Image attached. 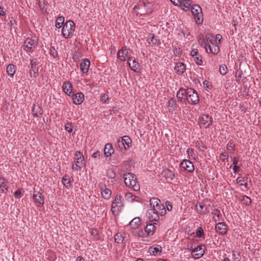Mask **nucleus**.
<instances>
[{"mask_svg":"<svg viewBox=\"0 0 261 261\" xmlns=\"http://www.w3.org/2000/svg\"><path fill=\"white\" fill-rule=\"evenodd\" d=\"M123 178L124 179L126 186L132 187L135 191L140 190V185L137 181L135 175L132 173H126L123 174Z\"/></svg>","mask_w":261,"mask_h":261,"instance_id":"f257e3e1","label":"nucleus"},{"mask_svg":"<svg viewBox=\"0 0 261 261\" xmlns=\"http://www.w3.org/2000/svg\"><path fill=\"white\" fill-rule=\"evenodd\" d=\"M74 30V22L72 20H68L63 25L62 30V34L65 38H71Z\"/></svg>","mask_w":261,"mask_h":261,"instance_id":"f03ea898","label":"nucleus"},{"mask_svg":"<svg viewBox=\"0 0 261 261\" xmlns=\"http://www.w3.org/2000/svg\"><path fill=\"white\" fill-rule=\"evenodd\" d=\"M191 12L194 16L195 22L198 24H201L203 22V15L201 8L199 5H193Z\"/></svg>","mask_w":261,"mask_h":261,"instance_id":"7ed1b4c3","label":"nucleus"},{"mask_svg":"<svg viewBox=\"0 0 261 261\" xmlns=\"http://www.w3.org/2000/svg\"><path fill=\"white\" fill-rule=\"evenodd\" d=\"M187 100L190 104L196 105L198 103L199 98L196 91L191 88L187 89Z\"/></svg>","mask_w":261,"mask_h":261,"instance_id":"20e7f679","label":"nucleus"},{"mask_svg":"<svg viewBox=\"0 0 261 261\" xmlns=\"http://www.w3.org/2000/svg\"><path fill=\"white\" fill-rule=\"evenodd\" d=\"M121 206V197L120 195H116L111 205V211L112 213L114 215L118 214Z\"/></svg>","mask_w":261,"mask_h":261,"instance_id":"39448f33","label":"nucleus"},{"mask_svg":"<svg viewBox=\"0 0 261 261\" xmlns=\"http://www.w3.org/2000/svg\"><path fill=\"white\" fill-rule=\"evenodd\" d=\"M37 44V42L35 40L28 38L24 42V49L28 53L33 52Z\"/></svg>","mask_w":261,"mask_h":261,"instance_id":"423d86ee","label":"nucleus"},{"mask_svg":"<svg viewBox=\"0 0 261 261\" xmlns=\"http://www.w3.org/2000/svg\"><path fill=\"white\" fill-rule=\"evenodd\" d=\"M205 246L204 245H198L192 250V256L195 259H199L201 257L205 252Z\"/></svg>","mask_w":261,"mask_h":261,"instance_id":"0eeeda50","label":"nucleus"},{"mask_svg":"<svg viewBox=\"0 0 261 261\" xmlns=\"http://www.w3.org/2000/svg\"><path fill=\"white\" fill-rule=\"evenodd\" d=\"M212 122L213 118L208 114H203L199 118V123L200 125H203L205 128L209 127Z\"/></svg>","mask_w":261,"mask_h":261,"instance_id":"6e6552de","label":"nucleus"},{"mask_svg":"<svg viewBox=\"0 0 261 261\" xmlns=\"http://www.w3.org/2000/svg\"><path fill=\"white\" fill-rule=\"evenodd\" d=\"M146 216L150 222H157L159 219V212L155 209H149L146 213Z\"/></svg>","mask_w":261,"mask_h":261,"instance_id":"1a4fd4ad","label":"nucleus"},{"mask_svg":"<svg viewBox=\"0 0 261 261\" xmlns=\"http://www.w3.org/2000/svg\"><path fill=\"white\" fill-rule=\"evenodd\" d=\"M127 63L129 68L135 72H138L140 70V66L133 57H128Z\"/></svg>","mask_w":261,"mask_h":261,"instance_id":"9d476101","label":"nucleus"},{"mask_svg":"<svg viewBox=\"0 0 261 261\" xmlns=\"http://www.w3.org/2000/svg\"><path fill=\"white\" fill-rule=\"evenodd\" d=\"M227 229V225L223 222H218L215 225V230L219 235L226 234Z\"/></svg>","mask_w":261,"mask_h":261,"instance_id":"9b49d317","label":"nucleus"},{"mask_svg":"<svg viewBox=\"0 0 261 261\" xmlns=\"http://www.w3.org/2000/svg\"><path fill=\"white\" fill-rule=\"evenodd\" d=\"M180 168L188 172H192L194 170V166L192 162L188 160H184L180 164Z\"/></svg>","mask_w":261,"mask_h":261,"instance_id":"f8f14e48","label":"nucleus"},{"mask_svg":"<svg viewBox=\"0 0 261 261\" xmlns=\"http://www.w3.org/2000/svg\"><path fill=\"white\" fill-rule=\"evenodd\" d=\"M99 187L101 190L102 197L106 199H109L111 197L112 192L111 190L106 188V185L102 183L99 184Z\"/></svg>","mask_w":261,"mask_h":261,"instance_id":"ddd939ff","label":"nucleus"},{"mask_svg":"<svg viewBox=\"0 0 261 261\" xmlns=\"http://www.w3.org/2000/svg\"><path fill=\"white\" fill-rule=\"evenodd\" d=\"M72 97L73 103L75 105H80L81 104L84 99V95L81 93H77L76 94H73L70 96Z\"/></svg>","mask_w":261,"mask_h":261,"instance_id":"4468645a","label":"nucleus"},{"mask_svg":"<svg viewBox=\"0 0 261 261\" xmlns=\"http://www.w3.org/2000/svg\"><path fill=\"white\" fill-rule=\"evenodd\" d=\"M150 205H153L152 209L156 210V211L159 212V210L161 208H163L164 205L161 204V201L157 198H153L150 201Z\"/></svg>","mask_w":261,"mask_h":261,"instance_id":"2eb2a0df","label":"nucleus"},{"mask_svg":"<svg viewBox=\"0 0 261 261\" xmlns=\"http://www.w3.org/2000/svg\"><path fill=\"white\" fill-rule=\"evenodd\" d=\"M128 51L126 50V46H122L121 48L119 50L117 53V58L121 61H124L126 60V57L127 56Z\"/></svg>","mask_w":261,"mask_h":261,"instance_id":"dca6fc26","label":"nucleus"},{"mask_svg":"<svg viewBox=\"0 0 261 261\" xmlns=\"http://www.w3.org/2000/svg\"><path fill=\"white\" fill-rule=\"evenodd\" d=\"M90 65V62L88 59H85L84 60H83L80 64L81 71L83 73H87L89 70Z\"/></svg>","mask_w":261,"mask_h":261,"instance_id":"f3484780","label":"nucleus"},{"mask_svg":"<svg viewBox=\"0 0 261 261\" xmlns=\"http://www.w3.org/2000/svg\"><path fill=\"white\" fill-rule=\"evenodd\" d=\"M64 92L68 95L71 96L72 94V86L69 82H65L62 86Z\"/></svg>","mask_w":261,"mask_h":261,"instance_id":"a211bd4d","label":"nucleus"},{"mask_svg":"<svg viewBox=\"0 0 261 261\" xmlns=\"http://www.w3.org/2000/svg\"><path fill=\"white\" fill-rule=\"evenodd\" d=\"M175 72L179 75L182 74L186 70V65L181 62L177 63L175 66Z\"/></svg>","mask_w":261,"mask_h":261,"instance_id":"6ab92c4d","label":"nucleus"},{"mask_svg":"<svg viewBox=\"0 0 261 261\" xmlns=\"http://www.w3.org/2000/svg\"><path fill=\"white\" fill-rule=\"evenodd\" d=\"M103 151L106 156L108 157L111 156L114 152L112 144L111 143L106 144Z\"/></svg>","mask_w":261,"mask_h":261,"instance_id":"aec40b11","label":"nucleus"},{"mask_svg":"<svg viewBox=\"0 0 261 261\" xmlns=\"http://www.w3.org/2000/svg\"><path fill=\"white\" fill-rule=\"evenodd\" d=\"M149 252L152 255H158L162 252V247L159 245L151 246L148 250Z\"/></svg>","mask_w":261,"mask_h":261,"instance_id":"412c9836","label":"nucleus"},{"mask_svg":"<svg viewBox=\"0 0 261 261\" xmlns=\"http://www.w3.org/2000/svg\"><path fill=\"white\" fill-rule=\"evenodd\" d=\"M126 236V234L121 233L120 232L117 233L114 236V240L115 242L117 243L120 244V243H124L125 244L126 242L124 241V239Z\"/></svg>","mask_w":261,"mask_h":261,"instance_id":"4be33fe9","label":"nucleus"},{"mask_svg":"<svg viewBox=\"0 0 261 261\" xmlns=\"http://www.w3.org/2000/svg\"><path fill=\"white\" fill-rule=\"evenodd\" d=\"M192 1L191 0H182L179 1V6L180 8L184 11H188L190 7L191 6Z\"/></svg>","mask_w":261,"mask_h":261,"instance_id":"5701e85b","label":"nucleus"},{"mask_svg":"<svg viewBox=\"0 0 261 261\" xmlns=\"http://www.w3.org/2000/svg\"><path fill=\"white\" fill-rule=\"evenodd\" d=\"M37 62V59H33L30 62L31 69L33 71V76L35 77H36V74L38 73V69L36 67Z\"/></svg>","mask_w":261,"mask_h":261,"instance_id":"b1692460","label":"nucleus"},{"mask_svg":"<svg viewBox=\"0 0 261 261\" xmlns=\"http://www.w3.org/2000/svg\"><path fill=\"white\" fill-rule=\"evenodd\" d=\"M116 147L118 150L122 152H124L127 150V148L124 145V142H123L120 137L117 140Z\"/></svg>","mask_w":261,"mask_h":261,"instance_id":"393cba45","label":"nucleus"},{"mask_svg":"<svg viewBox=\"0 0 261 261\" xmlns=\"http://www.w3.org/2000/svg\"><path fill=\"white\" fill-rule=\"evenodd\" d=\"M155 227L153 224H147L145 228V231L147 236H152L154 234Z\"/></svg>","mask_w":261,"mask_h":261,"instance_id":"a878e982","label":"nucleus"},{"mask_svg":"<svg viewBox=\"0 0 261 261\" xmlns=\"http://www.w3.org/2000/svg\"><path fill=\"white\" fill-rule=\"evenodd\" d=\"M33 198L36 203H38L40 205H43L44 198L41 196L40 193L38 192L36 194H34Z\"/></svg>","mask_w":261,"mask_h":261,"instance_id":"bb28decb","label":"nucleus"},{"mask_svg":"<svg viewBox=\"0 0 261 261\" xmlns=\"http://www.w3.org/2000/svg\"><path fill=\"white\" fill-rule=\"evenodd\" d=\"M198 41L199 44L202 47H204L206 53H208L207 45L205 39L202 35H198Z\"/></svg>","mask_w":261,"mask_h":261,"instance_id":"cd10ccee","label":"nucleus"},{"mask_svg":"<svg viewBox=\"0 0 261 261\" xmlns=\"http://www.w3.org/2000/svg\"><path fill=\"white\" fill-rule=\"evenodd\" d=\"M140 219L139 217L134 218L130 222L129 226L132 228L135 229L138 227L139 225Z\"/></svg>","mask_w":261,"mask_h":261,"instance_id":"c85d7f7f","label":"nucleus"},{"mask_svg":"<svg viewBox=\"0 0 261 261\" xmlns=\"http://www.w3.org/2000/svg\"><path fill=\"white\" fill-rule=\"evenodd\" d=\"M74 160L75 163L77 161H82V163H84V158L82 152L76 151L74 154Z\"/></svg>","mask_w":261,"mask_h":261,"instance_id":"c756f323","label":"nucleus"},{"mask_svg":"<svg viewBox=\"0 0 261 261\" xmlns=\"http://www.w3.org/2000/svg\"><path fill=\"white\" fill-rule=\"evenodd\" d=\"M147 41L149 44H152L153 45L159 44V40L156 38L153 34H150L148 37Z\"/></svg>","mask_w":261,"mask_h":261,"instance_id":"7c9ffc66","label":"nucleus"},{"mask_svg":"<svg viewBox=\"0 0 261 261\" xmlns=\"http://www.w3.org/2000/svg\"><path fill=\"white\" fill-rule=\"evenodd\" d=\"M7 72L9 75L12 77L15 72V66L12 64H9L7 67Z\"/></svg>","mask_w":261,"mask_h":261,"instance_id":"2f4dec72","label":"nucleus"},{"mask_svg":"<svg viewBox=\"0 0 261 261\" xmlns=\"http://www.w3.org/2000/svg\"><path fill=\"white\" fill-rule=\"evenodd\" d=\"M123 142H124V145L126 146L127 149L130 147L132 144V140L127 136H125L122 137H120Z\"/></svg>","mask_w":261,"mask_h":261,"instance_id":"473e14b6","label":"nucleus"},{"mask_svg":"<svg viewBox=\"0 0 261 261\" xmlns=\"http://www.w3.org/2000/svg\"><path fill=\"white\" fill-rule=\"evenodd\" d=\"M187 95V89H184L183 88H180L179 90L177 92L176 96L177 98L180 100V101H182L184 96Z\"/></svg>","mask_w":261,"mask_h":261,"instance_id":"72a5a7b5","label":"nucleus"},{"mask_svg":"<svg viewBox=\"0 0 261 261\" xmlns=\"http://www.w3.org/2000/svg\"><path fill=\"white\" fill-rule=\"evenodd\" d=\"M32 112L35 116H37L38 114H42V110L38 105L36 106V105H33Z\"/></svg>","mask_w":261,"mask_h":261,"instance_id":"f704fd0d","label":"nucleus"},{"mask_svg":"<svg viewBox=\"0 0 261 261\" xmlns=\"http://www.w3.org/2000/svg\"><path fill=\"white\" fill-rule=\"evenodd\" d=\"M84 166L85 163H82V161H77L75 163V165L74 164L72 165V169L73 170L78 171Z\"/></svg>","mask_w":261,"mask_h":261,"instance_id":"c9c22d12","label":"nucleus"},{"mask_svg":"<svg viewBox=\"0 0 261 261\" xmlns=\"http://www.w3.org/2000/svg\"><path fill=\"white\" fill-rule=\"evenodd\" d=\"M176 106V101L174 98H171L168 102V109L169 111H173L175 110Z\"/></svg>","mask_w":261,"mask_h":261,"instance_id":"e433bc0d","label":"nucleus"},{"mask_svg":"<svg viewBox=\"0 0 261 261\" xmlns=\"http://www.w3.org/2000/svg\"><path fill=\"white\" fill-rule=\"evenodd\" d=\"M206 42L207 44H213V43L216 42V39L215 38V36L212 34H207L205 36Z\"/></svg>","mask_w":261,"mask_h":261,"instance_id":"4c0bfd02","label":"nucleus"},{"mask_svg":"<svg viewBox=\"0 0 261 261\" xmlns=\"http://www.w3.org/2000/svg\"><path fill=\"white\" fill-rule=\"evenodd\" d=\"M212 214L214 215L213 218L214 219L215 221H219L220 217L221 215L219 210L215 208L213 210Z\"/></svg>","mask_w":261,"mask_h":261,"instance_id":"58836bf2","label":"nucleus"},{"mask_svg":"<svg viewBox=\"0 0 261 261\" xmlns=\"http://www.w3.org/2000/svg\"><path fill=\"white\" fill-rule=\"evenodd\" d=\"M62 182L64 186L68 187L70 186V178L69 176L65 175H64L62 179Z\"/></svg>","mask_w":261,"mask_h":261,"instance_id":"ea45409f","label":"nucleus"},{"mask_svg":"<svg viewBox=\"0 0 261 261\" xmlns=\"http://www.w3.org/2000/svg\"><path fill=\"white\" fill-rule=\"evenodd\" d=\"M64 17L63 16L58 17L56 20V27L57 28H60L62 26V24L64 23Z\"/></svg>","mask_w":261,"mask_h":261,"instance_id":"a19ab883","label":"nucleus"},{"mask_svg":"<svg viewBox=\"0 0 261 261\" xmlns=\"http://www.w3.org/2000/svg\"><path fill=\"white\" fill-rule=\"evenodd\" d=\"M226 149L229 152L232 153L235 148H234V144L232 140H229L227 144Z\"/></svg>","mask_w":261,"mask_h":261,"instance_id":"79ce46f5","label":"nucleus"},{"mask_svg":"<svg viewBox=\"0 0 261 261\" xmlns=\"http://www.w3.org/2000/svg\"><path fill=\"white\" fill-rule=\"evenodd\" d=\"M203 207L204 205L203 204H201V203H197L195 205V208L197 210L198 213L200 214H205V212L203 211Z\"/></svg>","mask_w":261,"mask_h":261,"instance_id":"37998d69","label":"nucleus"},{"mask_svg":"<svg viewBox=\"0 0 261 261\" xmlns=\"http://www.w3.org/2000/svg\"><path fill=\"white\" fill-rule=\"evenodd\" d=\"M241 201L243 204L246 205H249L251 203V200L250 198L247 196H243L242 197Z\"/></svg>","mask_w":261,"mask_h":261,"instance_id":"c03bdc74","label":"nucleus"},{"mask_svg":"<svg viewBox=\"0 0 261 261\" xmlns=\"http://www.w3.org/2000/svg\"><path fill=\"white\" fill-rule=\"evenodd\" d=\"M242 71L240 68L236 69L235 71V76L237 78V81L239 82L241 80L242 75Z\"/></svg>","mask_w":261,"mask_h":261,"instance_id":"a18cd8bd","label":"nucleus"},{"mask_svg":"<svg viewBox=\"0 0 261 261\" xmlns=\"http://www.w3.org/2000/svg\"><path fill=\"white\" fill-rule=\"evenodd\" d=\"M220 51V48L218 45L212 46L210 49H208V53H212L214 55H217Z\"/></svg>","mask_w":261,"mask_h":261,"instance_id":"49530a36","label":"nucleus"},{"mask_svg":"<svg viewBox=\"0 0 261 261\" xmlns=\"http://www.w3.org/2000/svg\"><path fill=\"white\" fill-rule=\"evenodd\" d=\"M107 176L110 179H114L116 176V173L112 169H108L107 171Z\"/></svg>","mask_w":261,"mask_h":261,"instance_id":"de8ad7c7","label":"nucleus"},{"mask_svg":"<svg viewBox=\"0 0 261 261\" xmlns=\"http://www.w3.org/2000/svg\"><path fill=\"white\" fill-rule=\"evenodd\" d=\"M219 72L221 74L223 75H225L227 72V66L224 64L220 65L219 68Z\"/></svg>","mask_w":261,"mask_h":261,"instance_id":"09e8293b","label":"nucleus"},{"mask_svg":"<svg viewBox=\"0 0 261 261\" xmlns=\"http://www.w3.org/2000/svg\"><path fill=\"white\" fill-rule=\"evenodd\" d=\"M196 236L198 238L204 237V233L202 227H198L196 230Z\"/></svg>","mask_w":261,"mask_h":261,"instance_id":"8fccbe9b","label":"nucleus"},{"mask_svg":"<svg viewBox=\"0 0 261 261\" xmlns=\"http://www.w3.org/2000/svg\"><path fill=\"white\" fill-rule=\"evenodd\" d=\"M0 188L3 191V192L5 193L4 189H5L6 191L8 190V187L4 182V179L0 178Z\"/></svg>","mask_w":261,"mask_h":261,"instance_id":"3c124183","label":"nucleus"},{"mask_svg":"<svg viewBox=\"0 0 261 261\" xmlns=\"http://www.w3.org/2000/svg\"><path fill=\"white\" fill-rule=\"evenodd\" d=\"M165 175L166 178H170L171 180H172L175 177V174L170 170H168L166 172Z\"/></svg>","mask_w":261,"mask_h":261,"instance_id":"603ef678","label":"nucleus"},{"mask_svg":"<svg viewBox=\"0 0 261 261\" xmlns=\"http://www.w3.org/2000/svg\"><path fill=\"white\" fill-rule=\"evenodd\" d=\"M194 58V60L195 61V62L198 65H202V63H203V61L201 58V56H197Z\"/></svg>","mask_w":261,"mask_h":261,"instance_id":"864d4df0","label":"nucleus"},{"mask_svg":"<svg viewBox=\"0 0 261 261\" xmlns=\"http://www.w3.org/2000/svg\"><path fill=\"white\" fill-rule=\"evenodd\" d=\"M72 127L73 126L72 123H67L65 126V130L69 133L72 132Z\"/></svg>","mask_w":261,"mask_h":261,"instance_id":"5fc2aeb1","label":"nucleus"},{"mask_svg":"<svg viewBox=\"0 0 261 261\" xmlns=\"http://www.w3.org/2000/svg\"><path fill=\"white\" fill-rule=\"evenodd\" d=\"M228 156H229L228 153L226 152H224L220 153L219 158L221 161L224 162L226 159H228Z\"/></svg>","mask_w":261,"mask_h":261,"instance_id":"6e6d98bb","label":"nucleus"},{"mask_svg":"<svg viewBox=\"0 0 261 261\" xmlns=\"http://www.w3.org/2000/svg\"><path fill=\"white\" fill-rule=\"evenodd\" d=\"M50 54L51 56H53L54 58L57 57L58 52L56 50L54 47L51 46L50 48Z\"/></svg>","mask_w":261,"mask_h":261,"instance_id":"4d7b16f0","label":"nucleus"},{"mask_svg":"<svg viewBox=\"0 0 261 261\" xmlns=\"http://www.w3.org/2000/svg\"><path fill=\"white\" fill-rule=\"evenodd\" d=\"M22 189H18L17 191L15 192L14 196L15 198H20L22 196Z\"/></svg>","mask_w":261,"mask_h":261,"instance_id":"13d9d810","label":"nucleus"},{"mask_svg":"<svg viewBox=\"0 0 261 261\" xmlns=\"http://www.w3.org/2000/svg\"><path fill=\"white\" fill-rule=\"evenodd\" d=\"M247 179H245L244 177H238L237 179V182L238 184L240 183L241 185H243L242 182H244L246 181Z\"/></svg>","mask_w":261,"mask_h":261,"instance_id":"bf43d9fd","label":"nucleus"},{"mask_svg":"<svg viewBox=\"0 0 261 261\" xmlns=\"http://www.w3.org/2000/svg\"><path fill=\"white\" fill-rule=\"evenodd\" d=\"M108 99V96L106 94H102L100 96V101L102 103H106Z\"/></svg>","mask_w":261,"mask_h":261,"instance_id":"052dcab7","label":"nucleus"},{"mask_svg":"<svg viewBox=\"0 0 261 261\" xmlns=\"http://www.w3.org/2000/svg\"><path fill=\"white\" fill-rule=\"evenodd\" d=\"M215 39H216V42H215L216 43V44H220L221 42V40H222V36L220 34H217L215 37Z\"/></svg>","mask_w":261,"mask_h":261,"instance_id":"680f3d73","label":"nucleus"},{"mask_svg":"<svg viewBox=\"0 0 261 261\" xmlns=\"http://www.w3.org/2000/svg\"><path fill=\"white\" fill-rule=\"evenodd\" d=\"M165 205H166V208H167V210L168 211H171L172 210V204H171L170 202H169L168 201H167L165 202Z\"/></svg>","mask_w":261,"mask_h":261,"instance_id":"e2e57ef3","label":"nucleus"},{"mask_svg":"<svg viewBox=\"0 0 261 261\" xmlns=\"http://www.w3.org/2000/svg\"><path fill=\"white\" fill-rule=\"evenodd\" d=\"M166 213V210L165 209V206H163V208H161L159 210V215H161L162 216H164Z\"/></svg>","mask_w":261,"mask_h":261,"instance_id":"0e129e2a","label":"nucleus"},{"mask_svg":"<svg viewBox=\"0 0 261 261\" xmlns=\"http://www.w3.org/2000/svg\"><path fill=\"white\" fill-rule=\"evenodd\" d=\"M191 56H192L193 58H194L197 56H199L198 51L197 49H193L190 53Z\"/></svg>","mask_w":261,"mask_h":261,"instance_id":"69168bd1","label":"nucleus"},{"mask_svg":"<svg viewBox=\"0 0 261 261\" xmlns=\"http://www.w3.org/2000/svg\"><path fill=\"white\" fill-rule=\"evenodd\" d=\"M134 195H133L131 193H127L125 195V197L126 199L129 200L130 199L132 200V199L134 197Z\"/></svg>","mask_w":261,"mask_h":261,"instance_id":"338daca9","label":"nucleus"},{"mask_svg":"<svg viewBox=\"0 0 261 261\" xmlns=\"http://www.w3.org/2000/svg\"><path fill=\"white\" fill-rule=\"evenodd\" d=\"M240 167L239 166H238V165H233V170L234 173H236L237 172H239L240 171Z\"/></svg>","mask_w":261,"mask_h":261,"instance_id":"774afa93","label":"nucleus"}]
</instances>
